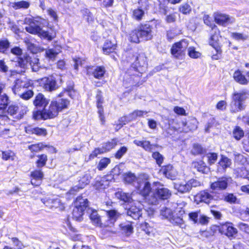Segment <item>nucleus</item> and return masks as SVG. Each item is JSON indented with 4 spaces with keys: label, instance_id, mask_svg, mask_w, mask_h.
Instances as JSON below:
<instances>
[{
    "label": "nucleus",
    "instance_id": "5701e85b",
    "mask_svg": "<svg viewBox=\"0 0 249 249\" xmlns=\"http://www.w3.org/2000/svg\"><path fill=\"white\" fill-rule=\"evenodd\" d=\"M33 86V83L31 80L26 81L17 79L15 81L14 85L12 87V90L15 94H19L22 89H27Z\"/></svg>",
    "mask_w": 249,
    "mask_h": 249
},
{
    "label": "nucleus",
    "instance_id": "79ce46f5",
    "mask_svg": "<svg viewBox=\"0 0 249 249\" xmlns=\"http://www.w3.org/2000/svg\"><path fill=\"white\" fill-rule=\"evenodd\" d=\"M12 242L14 244L15 246L17 247V249H14V248L5 245L3 247L2 249H23L24 247L22 242L19 240V239L16 237H11L10 238Z\"/></svg>",
    "mask_w": 249,
    "mask_h": 249
},
{
    "label": "nucleus",
    "instance_id": "de8ad7c7",
    "mask_svg": "<svg viewBox=\"0 0 249 249\" xmlns=\"http://www.w3.org/2000/svg\"><path fill=\"white\" fill-rule=\"evenodd\" d=\"M10 46V43L7 38L0 39V53H6Z\"/></svg>",
    "mask_w": 249,
    "mask_h": 249
},
{
    "label": "nucleus",
    "instance_id": "603ef678",
    "mask_svg": "<svg viewBox=\"0 0 249 249\" xmlns=\"http://www.w3.org/2000/svg\"><path fill=\"white\" fill-rule=\"evenodd\" d=\"M118 198L125 203H130L132 199L131 196L127 193L123 192H118L116 193Z\"/></svg>",
    "mask_w": 249,
    "mask_h": 249
},
{
    "label": "nucleus",
    "instance_id": "69168bd1",
    "mask_svg": "<svg viewBox=\"0 0 249 249\" xmlns=\"http://www.w3.org/2000/svg\"><path fill=\"white\" fill-rule=\"evenodd\" d=\"M104 151L101 147L95 148L89 156V160H91L95 158L98 155L104 154Z\"/></svg>",
    "mask_w": 249,
    "mask_h": 249
},
{
    "label": "nucleus",
    "instance_id": "e2e57ef3",
    "mask_svg": "<svg viewBox=\"0 0 249 249\" xmlns=\"http://www.w3.org/2000/svg\"><path fill=\"white\" fill-rule=\"evenodd\" d=\"M207 161L210 165L214 164L217 160L218 154L215 152H210L207 155Z\"/></svg>",
    "mask_w": 249,
    "mask_h": 249
},
{
    "label": "nucleus",
    "instance_id": "c756f323",
    "mask_svg": "<svg viewBox=\"0 0 249 249\" xmlns=\"http://www.w3.org/2000/svg\"><path fill=\"white\" fill-rule=\"evenodd\" d=\"M32 125H26L25 126V131L26 133L32 135L35 134L38 136H45L47 134V131L44 128L35 127L32 128Z\"/></svg>",
    "mask_w": 249,
    "mask_h": 249
},
{
    "label": "nucleus",
    "instance_id": "f704fd0d",
    "mask_svg": "<svg viewBox=\"0 0 249 249\" xmlns=\"http://www.w3.org/2000/svg\"><path fill=\"white\" fill-rule=\"evenodd\" d=\"M127 214L135 220L139 219L142 216V210L135 205H132L128 209Z\"/></svg>",
    "mask_w": 249,
    "mask_h": 249
},
{
    "label": "nucleus",
    "instance_id": "aec40b11",
    "mask_svg": "<svg viewBox=\"0 0 249 249\" xmlns=\"http://www.w3.org/2000/svg\"><path fill=\"white\" fill-rule=\"evenodd\" d=\"M89 218L95 226L99 227L101 228L100 233L103 238H107V236L104 235V232L103 231L104 229H106L105 220H102L101 217L98 214L97 212L96 211H92L90 214Z\"/></svg>",
    "mask_w": 249,
    "mask_h": 249
},
{
    "label": "nucleus",
    "instance_id": "338daca9",
    "mask_svg": "<svg viewBox=\"0 0 249 249\" xmlns=\"http://www.w3.org/2000/svg\"><path fill=\"white\" fill-rule=\"evenodd\" d=\"M231 36L236 40H245L248 38V36L244 35L242 33L233 32L231 34Z\"/></svg>",
    "mask_w": 249,
    "mask_h": 249
},
{
    "label": "nucleus",
    "instance_id": "473e14b6",
    "mask_svg": "<svg viewBox=\"0 0 249 249\" xmlns=\"http://www.w3.org/2000/svg\"><path fill=\"white\" fill-rule=\"evenodd\" d=\"M160 172L167 178L174 179L175 176L173 173V166L172 164H168L161 166Z\"/></svg>",
    "mask_w": 249,
    "mask_h": 249
},
{
    "label": "nucleus",
    "instance_id": "b1692460",
    "mask_svg": "<svg viewBox=\"0 0 249 249\" xmlns=\"http://www.w3.org/2000/svg\"><path fill=\"white\" fill-rule=\"evenodd\" d=\"M149 4L147 3L145 6H141L131 10V18L136 21H141L144 15L145 10H147L149 9Z\"/></svg>",
    "mask_w": 249,
    "mask_h": 249
},
{
    "label": "nucleus",
    "instance_id": "58836bf2",
    "mask_svg": "<svg viewBox=\"0 0 249 249\" xmlns=\"http://www.w3.org/2000/svg\"><path fill=\"white\" fill-rule=\"evenodd\" d=\"M140 229L148 235H151L154 234L155 229L153 227L150 226L149 224L146 222H143L140 225Z\"/></svg>",
    "mask_w": 249,
    "mask_h": 249
},
{
    "label": "nucleus",
    "instance_id": "72a5a7b5",
    "mask_svg": "<svg viewBox=\"0 0 249 249\" xmlns=\"http://www.w3.org/2000/svg\"><path fill=\"white\" fill-rule=\"evenodd\" d=\"M190 153L194 156L202 155L206 154V149L201 144L196 142L192 144Z\"/></svg>",
    "mask_w": 249,
    "mask_h": 249
},
{
    "label": "nucleus",
    "instance_id": "ddd939ff",
    "mask_svg": "<svg viewBox=\"0 0 249 249\" xmlns=\"http://www.w3.org/2000/svg\"><path fill=\"white\" fill-rule=\"evenodd\" d=\"M84 71L87 76H92L96 79L101 80L105 77L106 70L103 65L96 66L88 65L85 67Z\"/></svg>",
    "mask_w": 249,
    "mask_h": 249
},
{
    "label": "nucleus",
    "instance_id": "774afa93",
    "mask_svg": "<svg viewBox=\"0 0 249 249\" xmlns=\"http://www.w3.org/2000/svg\"><path fill=\"white\" fill-rule=\"evenodd\" d=\"M127 148L123 146L121 147L114 154V157L117 159H120L127 152Z\"/></svg>",
    "mask_w": 249,
    "mask_h": 249
},
{
    "label": "nucleus",
    "instance_id": "a211bd4d",
    "mask_svg": "<svg viewBox=\"0 0 249 249\" xmlns=\"http://www.w3.org/2000/svg\"><path fill=\"white\" fill-rule=\"evenodd\" d=\"M148 112L146 110L136 109L127 115H125L121 117L120 121L123 124H125L131 121L136 120L138 117H142L147 114Z\"/></svg>",
    "mask_w": 249,
    "mask_h": 249
},
{
    "label": "nucleus",
    "instance_id": "a19ab883",
    "mask_svg": "<svg viewBox=\"0 0 249 249\" xmlns=\"http://www.w3.org/2000/svg\"><path fill=\"white\" fill-rule=\"evenodd\" d=\"M231 160L227 157L221 156V157L218 162L219 166L223 170H225L227 168L229 167L231 165Z\"/></svg>",
    "mask_w": 249,
    "mask_h": 249
},
{
    "label": "nucleus",
    "instance_id": "4c0bfd02",
    "mask_svg": "<svg viewBox=\"0 0 249 249\" xmlns=\"http://www.w3.org/2000/svg\"><path fill=\"white\" fill-rule=\"evenodd\" d=\"M37 159L36 161V166L42 168L46 165L48 161V156L45 154H41L36 156Z\"/></svg>",
    "mask_w": 249,
    "mask_h": 249
},
{
    "label": "nucleus",
    "instance_id": "7ed1b4c3",
    "mask_svg": "<svg viewBox=\"0 0 249 249\" xmlns=\"http://www.w3.org/2000/svg\"><path fill=\"white\" fill-rule=\"evenodd\" d=\"M221 38V31L218 27L210 30L208 44L214 50V51L211 53V57L213 60H217L222 57L223 51L222 45L219 42V40Z\"/></svg>",
    "mask_w": 249,
    "mask_h": 249
},
{
    "label": "nucleus",
    "instance_id": "8fccbe9b",
    "mask_svg": "<svg viewBox=\"0 0 249 249\" xmlns=\"http://www.w3.org/2000/svg\"><path fill=\"white\" fill-rule=\"evenodd\" d=\"M32 118L35 120H47L44 109L34 111L32 114Z\"/></svg>",
    "mask_w": 249,
    "mask_h": 249
},
{
    "label": "nucleus",
    "instance_id": "bf43d9fd",
    "mask_svg": "<svg viewBox=\"0 0 249 249\" xmlns=\"http://www.w3.org/2000/svg\"><path fill=\"white\" fill-rule=\"evenodd\" d=\"M152 157L155 160L158 166L161 167L164 160L163 156L159 152L156 151L152 153Z\"/></svg>",
    "mask_w": 249,
    "mask_h": 249
},
{
    "label": "nucleus",
    "instance_id": "39448f33",
    "mask_svg": "<svg viewBox=\"0 0 249 249\" xmlns=\"http://www.w3.org/2000/svg\"><path fill=\"white\" fill-rule=\"evenodd\" d=\"M219 193L213 192L211 189H205L197 192L194 196V201L197 204H205L209 205L213 202H219L221 199Z\"/></svg>",
    "mask_w": 249,
    "mask_h": 249
},
{
    "label": "nucleus",
    "instance_id": "6e6d98bb",
    "mask_svg": "<svg viewBox=\"0 0 249 249\" xmlns=\"http://www.w3.org/2000/svg\"><path fill=\"white\" fill-rule=\"evenodd\" d=\"M173 225L181 227L184 224L183 219L178 216L175 215L174 213L169 220Z\"/></svg>",
    "mask_w": 249,
    "mask_h": 249
},
{
    "label": "nucleus",
    "instance_id": "9b49d317",
    "mask_svg": "<svg viewBox=\"0 0 249 249\" xmlns=\"http://www.w3.org/2000/svg\"><path fill=\"white\" fill-rule=\"evenodd\" d=\"M37 81L45 91L52 92L59 88L57 80L53 75L39 78Z\"/></svg>",
    "mask_w": 249,
    "mask_h": 249
},
{
    "label": "nucleus",
    "instance_id": "f8f14e48",
    "mask_svg": "<svg viewBox=\"0 0 249 249\" xmlns=\"http://www.w3.org/2000/svg\"><path fill=\"white\" fill-rule=\"evenodd\" d=\"M118 43L116 40L107 39L102 46V52L104 54L109 55L112 59L116 60V56H118Z\"/></svg>",
    "mask_w": 249,
    "mask_h": 249
},
{
    "label": "nucleus",
    "instance_id": "423d86ee",
    "mask_svg": "<svg viewBox=\"0 0 249 249\" xmlns=\"http://www.w3.org/2000/svg\"><path fill=\"white\" fill-rule=\"evenodd\" d=\"M107 216V219L104 220L106 224V229H104V235L109 237L116 234V229L115 227V223L120 216V213L115 209L107 210L105 211Z\"/></svg>",
    "mask_w": 249,
    "mask_h": 249
},
{
    "label": "nucleus",
    "instance_id": "f03ea898",
    "mask_svg": "<svg viewBox=\"0 0 249 249\" xmlns=\"http://www.w3.org/2000/svg\"><path fill=\"white\" fill-rule=\"evenodd\" d=\"M153 30V26L149 22L140 23L136 28L130 31L128 36V40L136 44L151 40L154 37Z\"/></svg>",
    "mask_w": 249,
    "mask_h": 249
},
{
    "label": "nucleus",
    "instance_id": "c85d7f7f",
    "mask_svg": "<svg viewBox=\"0 0 249 249\" xmlns=\"http://www.w3.org/2000/svg\"><path fill=\"white\" fill-rule=\"evenodd\" d=\"M192 165L197 172L203 174H207L210 171V168L203 160L194 161Z\"/></svg>",
    "mask_w": 249,
    "mask_h": 249
},
{
    "label": "nucleus",
    "instance_id": "cd10ccee",
    "mask_svg": "<svg viewBox=\"0 0 249 249\" xmlns=\"http://www.w3.org/2000/svg\"><path fill=\"white\" fill-rule=\"evenodd\" d=\"M43 203L49 209H58L60 211H63L65 209L63 204L57 198H47L44 200Z\"/></svg>",
    "mask_w": 249,
    "mask_h": 249
},
{
    "label": "nucleus",
    "instance_id": "37998d69",
    "mask_svg": "<svg viewBox=\"0 0 249 249\" xmlns=\"http://www.w3.org/2000/svg\"><path fill=\"white\" fill-rule=\"evenodd\" d=\"M30 6V3L26 0H21L12 3V7L14 9L17 10L19 9H28Z\"/></svg>",
    "mask_w": 249,
    "mask_h": 249
},
{
    "label": "nucleus",
    "instance_id": "052dcab7",
    "mask_svg": "<svg viewBox=\"0 0 249 249\" xmlns=\"http://www.w3.org/2000/svg\"><path fill=\"white\" fill-rule=\"evenodd\" d=\"M188 54L189 56L193 59H197L201 55V53L196 50V48L193 47H190L188 49Z\"/></svg>",
    "mask_w": 249,
    "mask_h": 249
},
{
    "label": "nucleus",
    "instance_id": "6e6552de",
    "mask_svg": "<svg viewBox=\"0 0 249 249\" xmlns=\"http://www.w3.org/2000/svg\"><path fill=\"white\" fill-rule=\"evenodd\" d=\"M153 184L158 186L155 189L152 194V200L151 201L150 204H155L159 200H165L170 198L172 196L171 190L165 187L164 185L160 182H154Z\"/></svg>",
    "mask_w": 249,
    "mask_h": 249
},
{
    "label": "nucleus",
    "instance_id": "a878e982",
    "mask_svg": "<svg viewBox=\"0 0 249 249\" xmlns=\"http://www.w3.org/2000/svg\"><path fill=\"white\" fill-rule=\"evenodd\" d=\"M139 194L145 199L147 200L150 203L152 196L150 197L149 195L152 192V188L150 183L149 181H145L142 187L140 186L137 187Z\"/></svg>",
    "mask_w": 249,
    "mask_h": 249
},
{
    "label": "nucleus",
    "instance_id": "4d7b16f0",
    "mask_svg": "<svg viewBox=\"0 0 249 249\" xmlns=\"http://www.w3.org/2000/svg\"><path fill=\"white\" fill-rule=\"evenodd\" d=\"M34 91L32 89H28L20 93L18 95L23 100H28L32 98L34 96Z\"/></svg>",
    "mask_w": 249,
    "mask_h": 249
},
{
    "label": "nucleus",
    "instance_id": "13d9d810",
    "mask_svg": "<svg viewBox=\"0 0 249 249\" xmlns=\"http://www.w3.org/2000/svg\"><path fill=\"white\" fill-rule=\"evenodd\" d=\"M83 16L85 18L89 24H91L94 21V18L92 13L88 9H85L82 11Z\"/></svg>",
    "mask_w": 249,
    "mask_h": 249
},
{
    "label": "nucleus",
    "instance_id": "20e7f679",
    "mask_svg": "<svg viewBox=\"0 0 249 249\" xmlns=\"http://www.w3.org/2000/svg\"><path fill=\"white\" fill-rule=\"evenodd\" d=\"M70 101L67 98H58L52 100L47 108H44L47 119H53L58 116L60 112L67 109Z\"/></svg>",
    "mask_w": 249,
    "mask_h": 249
},
{
    "label": "nucleus",
    "instance_id": "2eb2a0df",
    "mask_svg": "<svg viewBox=\"0 0 249 249\" xmlns=\"http://www.w3.org/2000/svg\"><path fill=\"white\" fill-rule=\"evenodd\" d=\"M217 230L221 234L231 239L233 238L238 233L237 230L233 227V224L229 222L220 224L217 226Z\"/></svg>",
    "mask_w": 249,
    "mask_h": 249
},
{
    "label": "nucleus",
    "instance_id": "0eeeda50",
    "mask_svg": "<svg viewBox=\"0 0 249 249\" xmlns=\"http://www.w3.org/2000/svg\"><path fill=\"white\" fill-rule=\"evenodd\" d=\"M247 92L245 91L234 92L231 95V101L230 105V110L232 113L245 109V100L247 99Z\"/></svg>",
    "mask_w": 249,
    "mask_h": 249
},
{
    "label": "nucleus",
    "instance_id": "a18cd8bd",
    "mask_svg": "<svg viewBox=\"0 0 249 249\" xmlns=\"http://www.w3.org/2000/svg\"><path fill=\"white\" fill-rule=\"evenodd\" d=\"M96 99V107L98 110L104 109L103 104L104 103V97L102 92L101 90L98 89L95 96Z\"/></svg>",
    "mask_w": 249,
    "mask_h": 249
},
{
    "label": "nucleus",
    "instance_id": "dca6fc26",
    "mask_svg": "<svg viewBox=\"0 0 249 249\" xmlns=\"http://www.w3.org/2000/svg\"><path fill=\"white\" fill-rule=\"evenodd\" d=\"M213 19L216 24L223 27H226L235 21L234 18L231 17L229 15L219 12L214 13Z\"/></svg>",
    "mask_w": 249,
    "mask_h": 249
},
{
    "label": "nucleus",
    "instance_id": "f257e3e1",
    "mask_svg": "<svg viewBox=\"0 0 249 249\" xmlns=\"http://www.w3.org/2000/svg\"><path fill=\"white\" fill-rule=\"evenodd\" d=\"M124 61L130 66L124 72L123 85L132 90L142 85L144 82L142 74L144 68L147 65V57L144 53L132 49L125 51Z\"/></svg>",
    "mask_w": 249,
    "mask_h": 249
},
{
    "label": "nucleus",
    "instance_id": "c9c22d12",
    "mask_svg": "<svg viewBox=\"0 0 249 249\" xmlns=\"http://www.w3.org/2000/svg\"><path fill=\"white\" fill-rule=\"evenodd\" d=\"M118 139L116 138L112 139L110 141H107L104 142L101 147L104 151V153H106L112 149L114 148L118 144Z\"/></svg>",
    "mask_w": 249,
    "mask_h": 249
},
{
    "label": "nucleus",
    "instance_id": "49530a36",
    "mask_svg": "<svg viewBox=\"0 0 249 249\" xmlns=\"http://www.w3.org/2000/svg\"><path fill=\"white\" fill-rule=\"evenodd\" d=\"M15 157V153L11 150L1 151V159L3 160H13Z\"/></svg>",
    "mask_w": 249,
    "mask_h": 249
},
{
    "label": "nucleus",
    "instance_id": "864d4df0",
    "mask_svg": "<svg viewBox=\"0 0 249 249\" xmlns=\"http://www.w3.org/2000/svg\"><path fill=\"white\" fill-rule=\"evenodd\" d=\"M110 159L108 158L104 157L101 159L97 166V168L99 171H102L106 168L110 163Z\"/></svg>",
    "mask_w": 249,
    "mask_h": 249
},
{
    "label": "nucleus",
    "instance_id": "3c124183",
    "mask_svg": "<svg viewBox=\"0 0 249 249\" xmlns=\"http://www.w3.org/2000/svg\"><path fill=\"white\" fill-rule=\"evenodd\" d=\"M178 11L184 15H189L192 12V8L188 2H186L178 7Z\"/></svg>",
    "mask_w": 249,
    "mask_h": 249
},
{
    "label": "nucleus",
    "instance_id": "0e129e2a",
    "mask_svg": "<svg viewBox=\"0 0 249 249\" xmlns=\"http://www.w3.org/2000/svg\"><path fill=\"white\" fill-rule=\"evenodd\" d=\"M173 213L172 210L167 207H164L161 211V215L168 220H170Z\"/></svg>",
    "mask_w": 249,
    "mask_h": 249
},
{
    "label": "nucleus",
    "instance_id": "e433bc0d",
    "mask_svg": "<svg viewBox=\"0 0 249 249\" xmlns=\"http://www.w3.org/2000/svg\"><path fill=\"white\" fill-rule=\"evenodd\" d=\"M219 194L221 195L220 196L222 197L219 202L224 200L230 204H234L237 200L236 196L232 193H228L226 195L223 193H219Z\"/></svg>",
    "mask_w": 249,
    "mask_h": 249
},
{
    "label": "nucleus",
    "instance_id": "6ab92c4d",
    "mask_svg": "<svg viewBox=\"0 0 249 249\" xmlns=\"http://www.w3.org/2000/svg\"><path fill=\"white\" fill-rule=\"evenodd\" d=\"M29 177L31 184L34 187H38L42 182L44 173L41 169H36L31 172Z\"/></svg>",
    "mask_w": 249,
    "mask_h": 249
},
{
    "label": "nucleus",
    "instance_id": "f3484780",
    "mask_svg": "<svg viewBox=\"0 0 249 249\" xmlns=\"http://www.w3.org/2000/svg\"><path fill=\"white\" fill-rule=\"evenodd\" d=\"M28 149L33 154L30 157L32 159L35 157V154L39 152L42 151L44 148H48L52 150L53 153L57 152L56 149L53 146L49 144H46L44 142H39L37 143L32 144L28 146Z\"/></svg>",
    "mask_w": 249,
    "mask_h": 249
},
{
    "label": "nucleus",
    "instance_id": "393cba45",
    "mask_svg": "<svg viewBox=\"0 0 249 249\" xmlns=\"http://www.w3.org/2000/svg\"><path fill=\"white\" fill-rule=\"evenodd\" d=\"M196 182L194 179L188 181L177 182L175 183V188L179 193L183 194L190 192L193 187V184Z\"/></svg>",
    "mask_w": 249,
    "mask_h": 249
},
{
    "label": "nucleus",
    "instance_id": "ea45409f",
    "mask_svg": "<svg viewBox=\"0 0 249 249\" xmlns=\"http://www.w3.org/2000/svg\"><path fill=\"white\" fill-rule=\"evenodd\" d=\"M123 179L125 183L130 184L137 180V177L135 174L129 171L124 174Z\"/></svg>",
    "mask_w": 249,
    "mask_h": 249
},
{
    "label": "nucleus",
    "instance_id": "7c9ffc66",
    "mask_svg": "<svg viewBox=\"0 0 249 249\" xmlns=\"http://www.w3.org/2000/svg\"><path fill=\"white\" fill-rule=\"evenodd\" d=\"M133 143L138 146L142 147L144 150L149 152H152L154 147L157 148L158 145L156 144H151L149 141H140L135 140Z\"/></svg>",
    "mask_w": 249,
    "mask_h": 249
},
{
    "label": "nucleus",
    "instance_id": "bb28decb",
    "mask_svg": "<svg viewBox=\"0 0 249 249\" xmlns=\"http://www.w3.org/2000/svg\"><path fill=\"white\" fill-rule=\"evenodd\" d=\"M33 105L36 108H45L49 104V100L42 93H37L33 101Z\"/></svg>",
    "mask_w": 249,
    "mask_h": 249
},
{
    "label": "nucleus",
    "instance_id": "412c9836",
    "mask_svg": "<svg viewBox=\"0 0 249 249\" xmlns=\"http://www.w3.org/2000/svg\"><path fill=\"white\" fill-rule=\"evenodd\" d=\"M232 77L239 84L247 85L249 83V71L245 74L241 70L236 69L233 73Z\"/></svg>",
    "mask_w": 249,
    "mask_h": 249
},
{
    "label": "nucleus",
    "instance_id": "4be33fe9",
    "mask_svg": "<svg viewBox=\"0 0 249 249\" xmlns=\"http://www.w3.org/2000/svg\"><path fill=\"white\" fill-rule=\"evenodd\" d=\"M17 62L18 66L21 68L25 69L27 67L28 64H29L32 67L33 71H37L39 70V66L37 63L36 65L35 63L33 64L32 57L28 54H25L23 57H19Z\"/></svg>",
    "mask_w": 249,
    "mask_h": 249
},
{
    "label": "nucleus",
    "instance_id": "4468645a",
    "mask_svg": "<svg viewBox=\"0 0 249 249\" xmlns=\"http://www.w3.org/2000/svg\"><path fill=\"white\" fill-rule=\"evenodd\" d=\"M231 178L223 176L210 183L209 189L216 193H222L221 191L226 190L229 186Z\"/></svg>",
    "mask_w": 249,
    "mask_h": 249
},
{
    "label": "nucleus",
    "instance_id": "c03bdc74",
    "mask_svg": "<svg viewBox=\"0 0 249 249\" xmlns=\"http://www.w3.org/2000/svg\"><path fill=\"white\" fill-rule=\"evenodd\" d=\"M26 31L32 35H37L39 36L41 33V27L39 25H30L25 27Z\"/></svg>",
    "mask_w": 249,
    "mask_h": 249
},
{
    "label": "nucleus",
    "instance_id": "09e8293b",
    "mask_svg": "<svg viewBox=\"0 0 249 249\" xmlns=\"http://www.w3.org/2000/svg\"><path fill=\"white\" fill-rule=\"evenodd\" d=\"M233 137L237 141L240 140L244 136V131L239 126L236 125L232 131Z\"/></svg>",
    "mask_w": 249,
    "mask_h": 249
},
{
    "label": "nucleus",
    "instance_id": "2f4dec72",
    "mask_svg": "<svg viewBox=\"0 0 249 249\" xmlns=\"http://www.w3.org/2000/svg\"><path fill=\"white\" fill-rule=\"evenodd\" d=\"M133 223L127 221L126 224L121 223L119 226L122 233L126 237H129L134 232Z\"/></svg>",
    "mask_w": 249,
    "mask_h": 249
},
{
    "label": "nucleus",
    "instance_id": "680f3d73",
    "mask_svg": "<svg viewBox=\"0 0 249 249\" xmlns=\"http://www.w3.org/2000/svg\"><path fill=\"white\" fill-rule=\"evenodd\" d=\"M8 96L5 94L0 96V110L5 109L8 106Z\"/></svg>",
    "mask_w": 249,
    "mask_h": 249
},
{
    "label": "nucleus",
    "instance_id": "5fc2aeb1",
    "mask_svg": "<svg viewBox=\"0 0 249 249\" xmlns=\"http://www.w3.org/2000/svg\"><path fill=\"white\" fill-rule=\"evenodd\" d=\"M203 20L204 23L206 26L210 27L211 29L217 27V26L215 23H213V21L212 18L209 15H204L203 17Z\"/></svg>",
    "mask_w": 249,
    "mask_h": 249
},
{
    "label": "nucleus",
    "instance_id": "9d476101",
    "mask_svg": "<svg viewBox=\"0 0 249 249\" xmlns=\"http://www.w3.org/2000/svg\"><path fill=\"white\" fill-rule=\"evenodd\" d=\"M188 45V41L185 39H182L176 42L171 47L170 53L174 58L177 59H182L185 56Z\"/></svg>",
    "mask_w": 249,
    "mask_h": 249
},
{
    "label": "nucleus",
    "instance_id": "1a4fd4ad",
    "mask_svg": "<svg viewBox=\"0 0 249 249\" xmlns=\"http://www.w3.org/2000/svg\"><path fill=\"white\" fill-rule=\"evenodd\" d=\"M89 203L87 198H84L82 196H78L74 201V208L72 212L73 218L80 220L85 211L89 207Z\"/></svg>",
    "mask_w": 249,
    "mask_h": 249
}]
</instances>
